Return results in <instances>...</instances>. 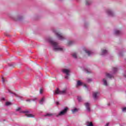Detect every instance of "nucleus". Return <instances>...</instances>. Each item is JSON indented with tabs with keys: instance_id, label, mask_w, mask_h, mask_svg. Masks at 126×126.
<instances>
[{
	"instance_id": "nucleus-16",
	"label": "nucleus",
	"mask_w": 126,
	"mask_h": 126,
	"mask_svg": "<svg viewBox=\"0 0 126 126\" xmlns=\"http://www.w3.org/2000/svg\"><path fill=\"white\" fill-rule=\"evenodd\" d=\"M102 81L104 85H105V86H108V83L107 82V79H106L105 78H104L103 79Z\"/></svg>"
},
{
	"instance_id": "nucleus-38",
	"label": "nucleus",
	"mask_w": 126,
	"mask_h": 126,
	"mask_svg": "<svg viewBox=\"0 0 126 126\" xmlns=\"http://www.w3.org/2000/svg\"><path fill=\"white\" fill-rule=\"evenodd\" d=\"M124 76H125V77H126V71H125V72Z\"/></svg>"
},
{
	"instance_id": "nucleus-21",
	"label": "nucleus",
	"mask_w": 126,
	"mask_h": 126,
	"mask_svg": "<svg viewBox=\"0 0 126 126\" xmlns=\"http://www.w3.org/2000/svg\"><path fill=\"white\" fill-rule=\"evenodd\" d=\"M72 112L73 114H74V113H76V112H78V109L75 108L74 109L72 110Z\"/></svg>"
},
{
	"instance_id": "nucleus-3",
	"label": "nucleus",
	"mask_w": 126,
	"mask_h": 126,
	"mask_svg": "<svg viewBox=\"0 0 126 126\" xmlns=\"http://www.w3.org/2000/svg\"><path fill=\"white\" fill-rule=\"evenodd\" d=\"M62 72L65 74L64 77L65 79H68V77L70 75V70L69 69L63 68L62 69Z\"/></svg>"
},
{
	"instance_id": "nucleus-32",
	"label": "nucleus",
	"mask_w": 126,
	"mask_h": 126,
	"mask_svg": "<svg viewBox=\"0 0 126 126\" xmlns=\"http://www.w3.org/2000/svg\"><path fill=\"white\" fill-rule=\"evenodd\" d=\"M43 90L42 89H40V94H42L43 93Z\"/></svg>"
},
{
	"instance_id": "nucleus-12",
	"label": "nucleus",
	"mask_w": 126,
	"mask_h": 126,
	"mask_svg": "<svg viewBox=\"0 0 126 126\" xmlns=\"http://www.w3.org/2000/svg\"><path fill=\"white\" fill-rule=\"evenodd\" d=\"M101 55V56H106V55H108V51L106 50H102Z\"/></svg>"
},
{
	"instance_id": "nucleus-6",
	"label": "nucleus",
	"mask_w": 126,
	"mask_h": 126,
	"mask_svg": "<svg viewBox=\"0 0 126 126\" xmlns=\"http://www.w3.org/2000/svg\"><path fill=\"white\" fill-rule=\"evenodd\" d=\"M67 111H68V107H65L63 110L61 111L58 115H56V117H61V116H63L67 113Z\"/></svg>"
},
{
	"instance_id": "nucleus-40",
	"label": "nucleus",
	"mask_w": 126,
	"mask_h": 126,
	"mask_svg": "<svg viewBox=\"0 0 126 126\" xmlns=\"http://www.w3.org/2000/svg\"><path fill=\"white\" fill-rule=\"evenodd\" d=\"M2 100H3V101H4V100H5V98H2Z\"/></svg>"
},
{
	"instance_id": "nucleus-35",
	"label": "nucleus",
	"mask_w": 126,
	"mask_h": 126,
	"mask_svg": "<svg viewBox=\"0 0 126 126\" xmlns=\"http://www.w3.org/2000/svg\"><path fill=\"white\" fill-rule=\"evenodd\" d=\"M56 105H57V106H58V105H60V102H59L58 101H57L56 102Z\"/></svg>"
},
{
	"instance_id": "nucleus-20",
	"label": "nucleus",
	"mask_w": 126,
	"mask_h": 126,
	"mask_svg": "<svg viewBox=\"0 0 126 126\" xmlns=\"http://www.w3.org/2000/svg\"><path fill=\"white\" fill-rule=\"evenodd\" d=\"M83 83L81 82L80 81H78L77 83V86H81Z\"/></svg>"
},
{
	"instance_id": "nucleus-17",
	"label": "nucleus",
	"mask_w": 126,
	"mask_h": 126,
	"mask_svg": "<svg viewBox=\"0 0 126 126\" xmlns=\"http://www.w3.org/2000/svg\"><path fill=\"white\" fill-rule=\"evenodd\" d=\"M44 101H45V97H42L41 99L39 101V103L41 104V105H43Z\"/></svg>"
},
{
	"instance_id": "nucleus-9",
	"label": "nucleus",
	"mask_w": 126,
	"mask_h": 126,
	"mask_svg": "<svg viewBox=\"0 0 126 126\" xmlns=\"http://www.w3.org/2000/svg\"><path fill=\"white\" fill-rule=\"evenodd\" d=\"M85 106L88 112H90V111H91V110L90 109V103L86 102V103H85Z\"/></svg>"
},
{
	"instance_id": "nucleus-1",
	"label": "nucleus",
	"mask_w": 126,
	"mask_h": 126,
	"mask_svg": "<svg viewBox=\"0 0 126 126\" xmlns=\"http://www.w3.org/2000/svg\"><path fill=\"white\" fill-rule=\"evenodd\" d=\"M47 41L53 47V50L55 52H63V48L61 47L60 46H59V44L53 40L52 38H47Z\"/></svg>"
},
{
	"instance_id": "nucleus-11",
	"label": "nucleus",
	"mask_w": 126,
	"mask_h": 126,
	"mask_svg": "<svg viewBox=\"0 0 126 126\" xmlns=\"http://www.w3.org/2000/svg\"><path fill=\"white\" fill-rule=\"evenodd\" d=\"M114 34L115 35L119 36V35H121V34H122V32H121V31L116 30L114 31Z\"/></svg>"
},
{
	"instance_id": "nucleus-27",
	"label": "nucleus",
	"mask_w": 126,
	"mask_h": 126,
	"mask_svg": "<svg viewBox=\"0 0 126 126\" xmlns=\"http://www.w3.org/2000/svg\"><path fill=\"white\" fill-rule=\"evenodd\" d=\"M22 18H23V17H22V16H19L18 17L17 20H21V19H22Z\"/></svg>"
},
{
	"instance_id": "nucleus-26",
	"label": "nucleus",
	"mask_w": 126,
	"mask_h": 126,
	"mask_svg": "<svg viewBox=\"0 0 126 126\" xmlns=\"http://www.w3.org/2000/svg\"><path fill=\"white\" fill-rule=\"evenodd\" d=\"M74 42L72 41H70L68 42V44L69 46H70V45H72L73 44Z\"/></svg>"
},
{
	"instance_id": "nucleus-41",
	"label": "nucleus",
	"mask_w": 126,
	"mask_h": 126,
	"mask_svg": "<svg viewBox=\"0 0 126 126\" xmlns=\"http://www.w3.org/2000/svg\"><path fill=\"white\" fill-rule=\"evenodd\" d=\"M108 106H110V103H108Z\"/></svg>"
},
{
	"instance_id": "nucleus-34",
	"label": "nucleus",
	"mask_w": 126,
	"mask_h": 126,
	"mask_svg": "<svg viewBox=\"0 0 126 126\" xmlns=\"http://www.w3.org/2000/svg\"><path fill=\"white\" fill-rule=\"evenodd\" d=\"M119 56H120V57H123V53H119Z\"/></svg>"
},
{
	"instance_id": "nucleus-23",
	"label": "nucleus",
	"mask_w": 126,
	"mask_h": 126,
	"mask_svg": "<svg viewBox=\"0 0 126 126\" xmlns=\"http://www.w3.org/2000/svg\"><path fill=\"white\" fill-rule=\"evenodd\" d=\"M6 106H10L11 105H12L11 102H6L5 103Z\"/></svg>"
},
{
	"instance_id": "nucleus-10",
	"label": "nucleus",
	"mask_w": 126,
	"mask_h": 126,
	"mask_svg": "<svg viewBox=\"0 0 126 126\" xmlns=\"http://www.w3.org/2000/svg\"><path fill=\"white\" fill-rule=\"evenodd\" d=\"M85 53H86V54H87V55L89 56V57H90V56H92V55H93V52H92L91 51L85 50Z\"/></svg>"
},
{
	"instance_id": "nucleus-24",
	"label": "nucleus",
	"mask_w": 126,
	"mask_h": 126,
	"mask_svg": "<svg viewBox=\"0 0 126 126\" xmlns=\"http://www.w3.org/2000/svg\"><path fill=\"white\" fill-rule=\"evenodd\" d=\"M77 99H78V101H79V102H81L82 101V98L80 96H78Z\"/></svg>"
},
{
	"instance_id": "nucleus-18",
	"label": "nucleus",
	"mask_w": 126,
	"mask_h": 126,
	"mask_svg": "<svg viewBox=\"0 0 126 126\" xmlns=\"http://www.w3.org/2000/svg\"><path fill=\"white\" fill-rule=\"evenodd\" d=\"M72 56L74 59H77V54L76 53H73L72 54Z\"/></svg>"
},
{
	"instance_id": "nucleus-39",
	"label": "nucleus",
	"mask_w": 126,
	"mask_h": 126,
	"mask_svg": "<svg viewBox=\"0 0 126 126\" xmlns=\"http://www.w3.org/2000/svg\"><path fill=\"white\" fill-rule=\"evenodd\" d=\"M84 87H86V88H87V86L86 85H84Z\"/></svg>"
},
{
	"instance_id": "nucleus-22",
	"label": "nucleus",
	"mask_w": 126,
	"mask_h": 126,
	"mask_svg": "<svg viewBox=\"0 0 126 126\" xmlns=\"http://www.w3.org/2000/svg\"><path fill=\"white\" fill-rule=\"evenodd\" d=\"M52 116H53V114L47 113L45 115H44V117H52Z\"/></svg>"
},
{
	"instance_id": "nucleus-36",
	"label": "nucleus",
	"mask_w": 126,
	"mask_h": 126,
	"mask_svg": "<svg viewBox=\"0 0 126 126\" xmlns=\"http://www.w3.org/2000/svg\"><path fill=\"white\" fill-rule=\"evenodd\" d=\"M27 102H31V99H28L26 100Z\"/></svg>"
},
{
	"instance_id": "nucleus-19",
	"label": "nucleus",
	"mask_w": 126,
	"mask_h": 126,
	"mask_svg": "<svg viewBox=\"0 0 126 126\" xmlns=\"http://www.w3.org/2000/svg\"><path fill=\"white\" fill-rule=\"evenodd\" d=\"M86 5H90L91 4V2L89 0H86Z\"/></svg>"
},
{
	"instance_id": "nucleus-2",
	"label": "nucleus",
	"mask_w": 126,
	"mask_h": 126,
	"mask_svg": "<svg viewBox=\"0 0 126 126\" xmlns=\"http://www.w3.org/2000/svg\"><path fill=\"white\" fill-rule=\"evenodd\" d=\"M54 94V95H56V94L60 95H65L66 94H67V89H65L62 91H61L59 89V88H57Z\"/></svg>"
},
{
	"instance_id": "nucleus-13",
	"label": "nucleus",
	"mask_w": 126,
	"mask_h": 126,
	"mask_svg": "<svg viewBox=\"0 0 126 126\" xmlns=\"http://www.w3.org/2000/svg\"><path fill=\"white\" fill-rule=\"evenodd\" d=\"M99 94V93L98 92H95V93H94L93 95V97L94 98V99H97V98H98V94Z\"/></svg>"
},
{
	"instance_id": "nucleus-8",
	"label": "nucleus",
	"mask_w": 126,
	"mask_h": 126,
	"mask_svg": "<svg viewBox=\"0 0 126 126\" xmlns=\"http://www.w3.org/2000/svg\"><path fill=\"white\" fill-rule=\"evenodd\" d=\"M106 12L109 16H115V14H114V12L110 9L107 10Z\"/></svg>"
},
{
	"instance_id": "nucleus-15",
	"label": "nucleus",
	"mask_w": 126,
	"mask_h": 126,
	"mask_svg": "<svg viewBox=\"0 0 126 126\" xmlns=\"http://www.w3.org/2000/svg\"><path fill=\"white\" fill-rule=\"evenodd\" d=\"M84 71L86 73H91L92 72V71L90 70V69H87V68L84 69Z\"/></svg>"
},
{
	"instance_id": "nucleus-33",
	"label": "nucleus",
	"mask_w": 126,
	"mask_h": 126,
	"mask_svg": "<svg viewBox=\"0 0 126 126\" xmlns=\"http://www.w3.org/2000/svg\"><path fill=\"white\" fill-rule=\"evenodd\" d=\"M32 101H36V100H37V97H35L33 99H32Z\"/></svg>"
},
{
	"instance_id": "nucleus-30",
	"label": "nucleus",
	"mask_w": 126,
	"mask_h": 126,
	"mask_svg": "<svg viewBox=\"0 0 126 126\" xmlns=\"http://www.w3.org/2000/svg\"><path fill=\"white\" fill-rule=\"evenodd\" d=\"M123 112H126V107H124L122 109Z\"/></svg>"
},
{
	"instance_id": "nucleus-25",
	"label": "nucleus",
	"mask_w": 126,
	"mask_h": 126,
	"mask_svg": "<svg viewBox=\"0 0 126 126\" xmlns=\"http://www.w3.org/2000/svg\"><path fill=\"white\" fill-rule=\"evenodd\" d=\"M88 124L87 125L88 126H93V124H92V122H91V123L88 122Z\"/></svg>"
},
{
	"instance_id": "nucleus-37",
	"label": "nucleus",
	"mask_w": 126,
	"mask_h": 126,
	"mask_svg": "<svg viewBox=\"0 0 126 126\" xmlns=\"http://www.w3.org/2000/svg\"><path fill=\"white\" fill-rule=\"evenodd\" d=\"M9 66H14L13 64H9Z\"/></svg>"
},
{
	"instance_id": "nucleus-5",
	"label": "nucleus",
	"mask_w": 126,
	"mask_h": 126,
	"mask_svg": "<svg viewBox=\"0 0 126 126\" xmlns=\"http://www.w3.org/2000/svg\"><path fill=\"white\" fill-rule=\"evenodd\" d=\"M117 71H118V68L113 67V73L110 74V73H107L106 74V77H108V78H114V73H116V72H117Z\"/></svg>"
},
{
	"instance_id": "nucleus-28",
	"label": "nucleus",
	"mask_w": 126,
	"mask_h": 126,
	"mask_svg": "<svg viewBox=\"0 0 126 126\" xmlns=\"http://www.w3.org/2000/svg\"><path fill=\"white\" fill-rule=\"evenodd\" d=\"M88 82H91L92 81V79L89 78L87 79Z\"/></svg>"
},
{
	"instance_id": "nucleus-14",
	"label": "nucleus",
	"mask_w": 126,
	"mask_h": 126,
	"mask_svg": "<svg viewBox=\"0 0 126 126\" xmlns=\"http://www.w3.org/2000/svg\"><path fill=\"white\" fill-rule=\"evenodd\" d=\"M8 92H9V93H10L11 94H13V95H14V96H15V97H19V98H21V96H19V95H18V94H16L10 91V90H8Z\"/></svg>"
},
{
	"instance_id": "nucleus-29",
	"label": "nucleus",
	"mask_w": 126,
	"mask_h": 126,
	"mask_svg": "<svg viewBox=\"0 0 126 126\" xmlns=\"http://www.w3.org/2000/svg\"><path fill=\"white\" fill-rule=\"evenodd\" d=\"M21 110V108L19 107L18 108L16 109V112H18V111H20Z\"/></svg>"
},
{
	"instance_id": "nucleus-31",
	"label": "nucleus",
	"mask_w": 126,
	"mask_h": 126,
	"mask_svg": "<svg viewBox=\"0 0 126 126\" xmlns=\"http://www.w3.org/2000/svg\"><path fill=\"white\" fill-rule=\"evenodd\" d=\"M2 81L3 83H4V82H5V80H4V78L3 77H2Z\"/></svg>"
},
{
	"instance_id": "nucleus-7",
	"label": "nucleus",
	"mask_w": 126,
	"mask_h": 126,
	"mask_svg": "<svg viewBox=\"0 0 126 126\" xmlns=\"http://www.w3.org/2000/svg\"><path fill=\"white\" fill-rule=\"evenodd\" d=\"M20 113H23L24 114H26V116L27 117H28V118H33L34 117V115L31 114H29V111L26 110V111H20Z\"/></svg>"
},
{
	"instance_id": "nucleus-4",
	"label": "nucleus",
	"mask_w": 126,
	"mask_h": 126,
	"mask_svg": "<svg viewBox=\"0 0 126 126\" xmlns=\"http://www.w3.org/2000/svg\"><path fill=\"white\" fill-rule=\"evenodd\" d=\"M53 32H54V33H55L56 35L57 36V38L59 39V40H64V39H65V37L64 36H63V34L59 32H57V31L56 30H53Z\"/></svg>"
},
{
	"instance_id": "nucleus-42",
	"label": "nucleus",
	"mask_w": 126,
	"mask_h": 126,
	"mask_svg": "<svg viewBox=\"0 0 126 126\" xmlns=\"http://www.w3.org/2000/svg\"><path fill=\"white\" fill-rule=\"evenodd\" d=\"M16 20H15V21H16Z\"/></svg>"
}]
</instances>
